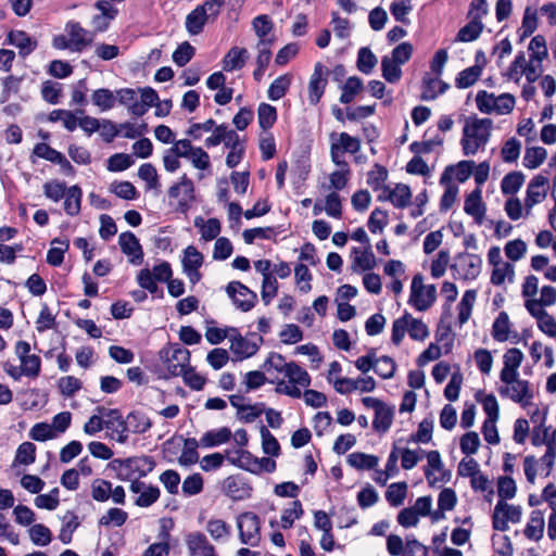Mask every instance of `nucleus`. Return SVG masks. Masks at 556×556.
<instances>
[{
    "label": "nucleus",
    "mask_w": 556,
    "mask_h": 556,
    "mask_svg": "<svg viewBox=\"0 0 556 556\" xmlns=\"http://www.w3.org/2000/svg\"><path fill=\"white\" fill-rule=\"evenodd\" d=\"M523 358L525 355L519 349H508L503 355V368L500 372V378L519 375V367L521 366Z\"/></svg>",
    "instance_id": "obj_28"
},
{
    "label": "nucleus",
    "mask_w": 556,
    "mask_h": 556,
    "mask_svg": "<svg viewBox=\"0 0 556 556\" xmlns=\"http://www.w3.org/2000/svg\"><path fill=\"white\" fill-rule=\"evenodd\" d=\"M353 254L355 255L354 264L362 270H370L376 266V257L370 245L365 250L354 248Z\"/></svg>",
    "instance_id": "obj_57"
},
{
    "label": "nucleus",
    "mask_w": 556,
    "mask_h": 556,
    "mask_svg": "<svg viewBox=\"0 0 556 556\" xmlns=\"http://www.w3.org/2000/svg\"><path fill=\"white\" fill-rule=\"evenodd\" d=\"M239 539L242 544L257 546L261 540V521L256 514L247 511L237 519Z\"/></svg>",
    "instance_id": "obj_10"
},
{
    "label": "nucleus",
    "mask_w": 556,
    "mask_h": 556,
    "mask_svg": "<svg viewBox=\"0 0 556 556\" xmlns=\"http://www.w3.org/2000/svg\"><path fill=\"white\" fill-rule=\"evenodd\" d=\"M256 339L252 340L249 338H244L241 334L237 333L236 336L230 338V350L237 355L240 359H244L253 356L260 349V344L263 342V338L256 334H253Z\"/></svg>",
    "instance_id": "obj_20"
},
{
    "label": "nucleus",
    "mask_w": 556,
    "mask_h": 556,
    "mask_svg": "<svg viewBox=\"0 0 556 556\" xmlns=\"http://www.w3.org/2000/svg\"><path fill=\"white\" fill-rule=\"evenodd\" d=\"M152 427L150 418L141 412H131L127 416V431L134 433H144Z\"/></svg>",
    "instance_id": "obj_39"
},
{
    "label": "nucleus",
    "mask_w": 556,
    "mask_h": 556,
    "mask_svg": "<svg viewBox=\"0 0 556 556\" xmlns=\"http://www.w3.org/2000/svg\"><path fill=\"white\" fill-rule=\"evenodd\" d=\"M283 375L288 381L279 380L275 389L276 392L293 399H300L302 396L301 389L307 388L311 384L308 372L295 362H289Z\"/></svg>",
    "instance_id": "obj_4"
},
{
    "label": "nucleus",
    "mask_w": 556,
    "mask_h": 556,
    "mask_svg": "<svg viewBox=\"0 0 556 556\" xmlns=\"http://www.w3.org/2000/svg\"><path fill=\"white\" fill-rule=\"evenodd\" d=\"M65 31L71 41L72 52H81L93 43L94 33L84 28L78 22L70 21L65 25Z\"/></svg>",
    "instance_id": "obj_17"
},
{
    "label": "nucleus",
    "mask_w": 556,
    "mask_h": 556,
    "mask_svg": "<svg viewBox=\"0 0 556 556\" xmlns=\"http://www.w3.org/2000/svg\"><path fill=\"white\" fill-rule=\"evenodd\" d=\"M407 494L406 482H395L388 486L386 492V498L388 503L393 507H399L404 503Z\"/></svg>",
    "instance_id": "obj_51"
},
{
    "label": "nucleus",
    "mask_w": 556,
    "mask_h": 556,
    "mask_svg": "<svg viewBox=\"0 0 556 556\" xmlns=\"http://www.w3.org/2000/svg\"><path fill=\"white\" fill-rule=\"evenodd\" d=\"M206 531L213 540L220 541L230 535L231 528L222 519H211L206 523Z\"/></svg>",
    "instance_id": "obj_61"
},
{
    "label": "nucleus",
    "mask_w": 556,
    "mask_h": 556,
    "mask_svg": "<svg viewBox=\"0 0 556 556\" xmlns=\"http://www.w3.org/2000/svg\"><path fill=\"white\" fill-rule=\"evenodd\" d=\"M182 149L180 148V140L174 142V144L167 149L164 152L163 155V165L164 168L169 172L174 173L180 167V161L179 159L182 157Z\"/></svg>",
    "instance_id": "obj_41"
},
{
    "label": "nucleus",
    "mask_w": 556,
    "mask_h": 556,
    "mask_svg": "<svg viewBox=\"0 0 556 556\" xmlns=\"http://www.w3.org/2000/svg\"><path fill=\"white\" fill-rule=\"evenodd\" d=\"M201 446L200 441L194 438H188L184 441V447L179 457V464L190 466L199 460L198 447Z\"/></svg>",
    "instance_id": "obj_37"
},
{
    "label": "nucleus",
    "mask_w": 556,
    "mask_h": 556,
    "mask_svg": "<svg viewBox=\"0 0 556 556\" xmlns=\"http://www.w3.org/2000/svg\"><path fill=\"white\" fill-rule=\"evenodd\" d=\"M497 392L502 397L511 400L522 407L529 405L533 399V391L528 380L520 379L519 375L501 377Z\"/></svg>",
    "instance_id": "obj_5"
},
{
    "label": "nucleus",
    "mask_w": 556,
    "mask_h": 556,
    "mask_svg": "<svg viewBox=\"0 0 556 556\" xmlns=\"http://www.w3.org/2000/svg\"><path fill=\"white\" fill-rule=\"evenodd\" d=\"M515 276V267L513 264L508 262H503L497 266H493V270L491 274V282L494 286H501L507 279L509 282H513Z\"/></svg>",
    "instance_id": "obj_48"
},
{
    "label": "nucleus",
    "mask_w": 556,
    "mask_h": 556,
    "mask_svg": "<svg viewBox=\"0 0 556 556\" xmlns=\"http://www.w3.org/2000/svg\"><path fill=\"white\" fill-rule=\"evenodd\" d=\"M7 41L20 50V55L26 56L37 48V41L24 30H11Z\"/></svg>",
    "instance_id": "obj_27"
},
{
    "label": "nucleus",
    "mask_w": 556,
    "mask_h": 556,
    "mask_svg": "<svg viewBox=\"0 0 556 556\" xmlns=\"http://www.w3.org/2000/svg\"><path fill=\"white\" fill-rule=\"evenodd\" d=\"M482 74V66L473 65L463 70L455 79V86L458 89L469 88L476 84Z\"/></svg>",
    "instance_id": "obj_40"
},
{
    "label": "nucleus",
    "mask_w": 556,
    "mask_h": 556,
    "mask_svg": "<svg viewBox=\"0 0 556 556\" xmlns=\"http://www.w3.org/2000/svg\"><path fill=\"white\" fill-rule=\"evenodd\" d=\"M544 514L541 510H533L525 528V535L529 540L539 541L544 533Z\"/></svg>",
    "instance_id": "obj_34"
},
{
    "label": "nucleus",
    "mask_w": 556,
    "mask_h": 556,
    "mask_svg": "<svg viewBox=\"0 0 556 556\" xmlns=\"http://www.w3.org/2000/svg\"><path fill=\"white\" fill-rule=\"evenodd\" d=\"M382 77L390 84L397 83L402 77L401 65L384 55L381 60Z\"/></svg>",
    "instance_id": "obj_53"
},
{
    "label": "nucleus",
    "mask_w": 556,
    "mask_h": 556,
    "mask_svg": "<svg viewBox=\"0 0 556 556\" xmlns=\"http://www.w3.org/2000/svg\"><path fill=\"white\" fill-rule=\"evenodd\" d=\"M484 28V25L482 22H476L472 20H469V22L463 26L456 36V41L460 42H470L479 38L482 30Z\"/></svg>",
    "instance_id": "obj_47"
},
{
    "label": "nucleus",
    "mask_w": 556,
    "mask_h": 556,
    "mask_svg": "<svg viewBox=\"0 0 556 556\" xmlns=\"http://www.w3.org/2000/svg\"><path fill=\"white\" fill-rule=\"evenodd\" d=\"M363 90V81L357 76H352L346 79L342 86V93L340 96V102L343 104L351 103L355 96Z\"/></svg>",
    "instance_id": "obj_46"
},
{
    "label": "nucleus",
    "mask_w": 556,
    "mask_h": 556,
    "mask_svg": "<svg viewBox=\"0 0 556 556\" xmlns=\"http://www.w3.org/2000/svg\"><path fill=\"white\" fill-rule=\"evenodd\" d=\"M83 191L77 185L67 189L64 195V211L68 216H77L81 210Z\"/></svg>",
    "instance_id": "obj_31"
},
{
    "label": "nucleus",
    "mask_w": 556,
    "mask_h": 556,
    "mask_svg": "<svg viewBox=\"0 0 556 556\" xmlns=\"http://www.w3.org/2000/svg\"><path fill=\"white\" fill-rule=\"evenodd\" d=\"M36 445L31 442H23L16 450L14 464L31 465L36 460Z\"/></svg>",
    "instance_id": "obj_60"
},
{
    "label": "nucleus",
    "mask_w": 556,
    "mask_h": 556,
    "mask_svg": "<svg viewBox=\"0 0 556 556\" xmlns=\"http://www.w3.org/2000/svg\"><path fill=\"white\" fill-rule=\"evenodd\" d=\"M427 467L425 468V477L430 485L435 483H446L451 480L452 473L444 468L441 455L438 451H430L426 454Z\"/></svg>",
    "instance_id": "obj_15"
},
{
    "label": "nucleus",
    "mask_w": 556,
    "mask_h": 556,
    "mask_svg": "<svg viewBox=\"0 0 556 556\" xmlns=\"http://www.w3.org/2000/svg\"><path fill=\"white\" fill-rule=\"evenodd\" d=\"M168 195L178 201L177 210L185 213L189 210L191 202L194 200L193 181L184 174L179 180L169 187Z\"/></svg>",
    "instance_id": "obj_14"
},
{
    "label": "nucleus",
    "mask_w": 556,
    "mask_h": 556,
    "mask_svg": "<svg viewBox=\"0 0 556 556\" xmlns=\"http://www.w3.org/2000/svg\"><path fill=\"white\" fill-rule=\"evenodd\" d=\"M389 201L397 208H404L410 204L412 192L407 185L397 184L389 192Z\"/></svg>",
    "instance_id": "obj_38"
},
{
    "label": "nucleus",
    "mask_w": 556,
    "mask_h": 556,
    "mask_svg": "<svg viewBox=\"0 0 556 556\" xmlns=\"http://www.w3.org/2000/svg\"><path fill=\"white\" fill-rule=\"evenodd\" d=\"M231 438V431L227 427L205 432L200 439L203 447H213L228 442Z\"/></svg>",
    "instance_id": "obj_36"
},
{
    "label": "nucleus",
    "mask_w": 556,
    "mask_h": 556,
    "mask_svg": "<svg viewBox=\"0 0 556 556\" xmlns=\"http://www.w3.org/2000/svg\"><path fill=\"white\" fill-rule=\"evenodd\" d=\"M464 211L472 216L477 224L483 222L485 215V205L482 202L481 190L476 189L465 199Z\"/></svg>",
    "instance_id": "obj_26"
},
{
    "label": "nucleus",
    "mask_w": 556,
    "mask_h": 556,
    "mask_svg": "<svg viewBox=\"0 0 556 556\" xmlns=\"http://www.w3.org/2000/svg\"><path fill=\"white\" fill-rule=\"evenodd\" d=\"M546 414H547V412L545 410L544 414L542 415V417L540 418V420H539L536 414H534L532 416L533 421H539V425L533 427L532 433H531V443L534 446H541V445L545 444V442H547L549 429L545 426Z\"/></svg>",
    "instance_id": "obj_56"
},
{
    "label": "nucleus",
    "mask_w": 556,
    "mask_h": 556,
    "mask_svg": "<svg viewBox=\"0 0 556 556\" xmlns=\"http://www.w3.org/2000/svg\"><path fill=\"white\" fill-rule=\"evenodd\" d=\"M526 176L522 172L514 170L506 174L501 181V191L504 195L516 197L525 184Z\"/></svg>",
    "instance_id": "obj_33"
},
{
    "label": "nucleus",
    "mask_w": 556,
    "mask_h": 556,
    "mask_svg": "<svg viewBox=\"0 0 556 556\" xmlns=\"http://www.w3.org/2000/svg\"><path fill=\"white\" fill-rule=\"evenodd\" d=\"M492 125L490 118L466 119L460 139L464 155H475L480 149H484L491 137Z\"/></svg>",
    "instance_id": "obj_1"
},
{
    "label": "nucleus",
    "mask_w": 556,
    "mask_h": 556,
    "mask_svg": "<svg viewBox=\"0 0 556 556\" xmlns=\"http://www.w3.org/2000/svg\"><path fill=\"white\" fill-rule=\"evenodd\" d=\"M96 410L103 416L104 429L111 431V438L119 443H125L128 440L127 418L124 419L121 412L116 408L111 409L98 406Z\"/></svg>",
    "instance_id": "obj_11"
},
{
    "label": "nucleus",
    "mask_w": 556,
    "mask_h": 556,
    "mask_svg": "<svg viewBox=\"0 0 556 556\" xmlns=\"http://www.w3.org/2000/svg\"><path fill=\"white\" fill-rule=\"evenodd\" d=\"M329 73V70L321 62H317L314 65V71L308 81V102L312 105L318 104L323 98L328 84L327 77Z\"/></svg>",
    "instance_id": "obj_16"
},
{
    "label": "nucleus",
    "mask_w": 556,
    "mask_h": 556,
    "mask_svg": "<svg viewBox=\"0 0 556 556\" xmlns=\"http://www.w3.org/2000/svg\"><path fill=\"white\" fill-rule=\"evenodd\" d=\"M252 486L240 475H232L222 482V491L232 501H243L251 496Z\"/></svg>",
    "instance_id": "obj_18"
},
{
    "label": "nucleus",
    "mask_w": 556,
    "mask_h": 556,
    "mask_svg": "<svg viewBox=\"0 0 556 556\" xmlns=\"http://www.w3.org/2000/svg\"><path fill=\"white\" fill-rule=\"evenodd\" d=\"M437 299L434 285H425L421 274L413 277L408 303L419 312L430 308Z\"/></svg>",
    "instance_id": "obj_6"
},
{
    "label": "nucleus",
    "mask_w": 556,
    "mask_h": 556,
    "mask_svg": "<svg viewBox=\"0 0 556 556\" xmlns=\"http://www.w3.org/2000/svg\"><path fill=\"white\" fill-rule=\"evenodd\" d=\"M509 317L506 312H501L492 326V337L497 342H505L509 338Z\"/></svg>",
    "instance_id": "obj_44"
},
{
    "label": "nucleus",
    "mask_w": 556,
    "mask_h": 556,
    "mask_svg": "<svg viewBox=\"0 0 556 556\" xmlns=\"http://www.w3.org/2000/svg\"><path fill=\"white\" fill-rule=\"evenodd\" d=\"M226 293L241 312L251 311L257 303L256 292L240 281H230L226 287Z\"/></svg>",
    "instance_id": "obj_12"
},
{
    "label": "nucleus",
    "mask_w": 556,
    "mask_h": 556,
    "mask_svg": "<svg viewBox=\"0 0 556 556\" xmlns=\"http://www.w3.org/2000/svg\"><path fill=\"white\" fill-rule=\"evenodd\" d=\"M412 11V0H397L390 4V12L394 20L404 25H408L410 23L407 16Z\"/></svg>",
    "instance_id": "obj_54"
},
{
    "label": "nucleus",
    "mask_w": 556,
    "mask_h": 556,
    "mask_svg": "<svg viewBox=\"0 0 556 556\" xmlns=\"http://www.w3.org/2000/svg\"><path fill=\"white\" fill-rule=\"evenodd\" d=\"M160 356L166 365L167 371L174 377L180 376L189 367L190 352L179 343L162 349Z\"/></svg>",
    "instance_id": "obj_7"
},
{
    "label": "nucleus",
    "mask_w": 556,
    "mask_h": 556,
    "mask_svg": "<svg viewBox=\"0 0 556 556\" xmlns=\"http://www.w3.org/2000/svg\"><path fill=\"white\" fill-rule=\"evenodd\" d=\"M521 142L515 137L509 138L504 142L501 149V157L505 163H516L520 156Z\"/></svg>",
    "instance_id": "obj_55"
},
{
    "label": "nucleus",
    "mask_w": 556,
    "mask_h": 556,
    "mask_svg": "<svg viewBox=\"0 0 556 556\" xmlns=\"http://www.w3.org/2000/svg\"><path fill=\"white\" fill-rule=\"evenodd\" d=\"M207 22L206 15L197 7L186 17V29L191 36L199 35Z\"/></svg>",
    "instance_id": "obj_45"
},
{
    "label": "nucleus",
    "mask_w": 556,
    "mask_h": 556,
    "mask_svg": "<svg viewBox=\"0 0 556 556\" xmlns=\"http://www.w3.org/2000/svg\"><path fill=\"white\" fill-rule=\"evenodd\" d=\"M292 81L291 74H285L277 77L268 88V98L273 101H278L285 97Z\"/></svg>",
    "instance_id": "obj_43"
},
{
    "label": "nucleus",
    "mask_w": 556,
    "mask_h": 556,
    "mask_svg": "<svg viewBox=\"0 0 556 556\" xmlns=\"http://www.w3.org/2000/svg\"><path fill=\"white\" fill-rule=\"evenodd\" d=\"M129 490L138 494L135 505L139 507H150L160 498L161 492L156 485L146 484L143 481H132Z\"/></svg>",
    "instance_id": "obj_21"
},
{
    "label": "nucleus",
    "mask_w": 556,
    "mask_h": 556,
    "mask_svg": "<svg viewBox=\"0 0 556 556\" xmlns=\"http://www.w3.org/2000/svg\"><path fill=\"white\" fill-rule=\"evenodd\" d=\"M180 148L185 153L182 157L189 160L194 168L199 170H207L211 168L210 155L203 148L193 147L189 139H181Z\"/></svg>",
    "instance_id": "obj_19"
},
{
    "label": "nucleus",
    "mask_w": 556,
    "mask_h": 556,
    "mask_svg": "<svg viewBox=\"0 0 556 556\" xmlns=\"http://www.w3.org/2000/svg\"><path fill=\"white\" fill-rule=\"evenodd\" d=\"M477 298L476 290H467L465 291L459 304H458V321L460 325H464L468 321L471 315V311Z\"/></svg>",
    "instance_id": "obj_49"
},
{
    "label": "nucleus",
    "mask_w": 556,
    "mask_h": 556,
    "mask_svg": "<svg viewBox=\"0 0 556 556\" xmlns=\"http://www.w3.org/2000/svg\"><path fill=\"white\" fill-rule=\"evenodd\" d=\"M522 510L520 506L509 505L505 501H498L494 507L492 526L495 530H508V522L518 523L521 520Z\"/></svg>",
    "instance_id": "obj_13"
},
{
    "label": "nucleus",
    "mask_w": 556,
    "mask_h": 556,
    "mask_svg": "<svg viewBox=\"0 0 556 556\" xmlns=\"http://www.w3.org/2000/svg\"><path fill=\"white\" fill-rule=\"evenodd\" d=\"M447 89L448 85L442 81L438 76L424 77L422 91L420 98L424 101H432L438 96L444 93Z\"/></svg>",
    "instance_id": "obj_30"
},
{
    "label": "nucleus",
    "mask_w": 556,
    "mask_h": 556,
    "mask_svg": "<svg viewBox=\"0 0 556 556\" xmlns=\"http://www.w3.org/2000/svg\"><path fill=\"white\" fill-rule=\"evenodd\" d=\"M393 409L384 403L375 412L372 427L378 432H386L392 425Z\"/></svg>",
    "instance_id": "obj_42"
},
{
    "label": "nucleus",
    "mask_w": 556,
    "mask_h": 556,
    "mask_svg": "<svg viewBox=\"0 0 556 556\" xmlns=\"http://www.w3.org/2000/svg\"><path fill=\"white\" fill-rule=\"evenodd\" d=\"M194 226L200 229L201 238L204 241L217 239L220 232V223L217 218L204 220L202 217H197L194 219Z\"/></svg>",
    "instance_id": "obj_35"
},
{
    "label": "nucleus",
    "mask_w": 556,
    "mask_h": 556,
    "mask_svg": "<svg viewBox=\"0 0 556 556\" xmlns=\"http://www.w3.org/2000/svg\"><path fill=\"white\" fill-rule=\"evenodd\" d=\"M172 275L170 264L168 262H162L153 266L151 270L148 268L141 269L137 275V282L141 289L154 294L159 291L156 282H167L168 279L172 278Z\"/></svg>",
    "instance_id": "obj_8"
},
{
    "label": "nucleus",
    "mask_w": 556,
    "mask_h": 556,
    "mask_svg": "<svg viewBox=\"0 0 556 556\" xmlns=\"http://www.w3.org/2000/svg\"><path fill=\"white\" fill-rule=\"evenodd\" d=\"M527 243L522 239L508 241L504 247L505 255L511 262H518L527 253Z\"/></svg>",
    "instance_id": "obj_64"
},
{
    "label": "nucleus",
    "mask_w": 556,
    "mask_h": 556,
    "mask_svg": "<svg viewBox=\"0 0 556 556\" xmlns=\"http://www.w3.org/2000/svg\"><path fill=\"white\" fill-rule=\"evenodd\" d=\"M530 59L543 62L548 55L546 40L542 35L534 36L529 43Z\"/></svg>",
    "instance_id": "obj_63"
},
{
    "label": "nucleus",
    "mask_w": 556,
    "mask_h": 556,
    "mask_svg": "<svg viewBox=\"0 0 556 556\" xmlns=\"http://www.w3.org/2000/svg\"><path fill=\"white\" fill-rule=\"evenodd\" d=\"M414 341L424 342L430 334L428 326L419 318H415L410 313L405 312L392 324L391 341L399 346L405 334Z\"/></svg>",
    "instance_id": "obj_3"
},
{
    "label": "nucleus",
    "mask_w": 556,
    "mask_h": 556,
    "mask_svg": "<svg viewBox=\"0 0 556 556\" xmlns=\"http://www.w3.org/2000/svg\"><path fill=\"white\" fill-rule=\"evenodd\" d=\"M330 144H337L340 151L343 153H357L361 150V140L357 137H353L348 132L331 134Z\"/></svg>",
    "instance_id": "obj_32"
},
{
    "label": "nucleus",
    "mask_w": 556,
    "mask_h": 556,
    "mask_svg": "<svg viewBox=\"0 0 556 556\" xmlns=\"http://www.w3.org/2000/svg\"><path fill=\"white\" fill-rule=\"evenodd\" d=\"M128 518L127 511L113 507L110 508L100 519L99 525L104 527H121L123 526Z\"/></svg>",
    "instance_id": "obj_59"
},
{
    "label": "nucleus",
    "mask_w": 556,
    "mask_h": 556,
    "mask_svg": "<svg viewBox=\"0 0 556 556\" xmlns=\"http://www.w3.org/2000/svg\"><path fill=\"white\" fill-rule=\"evenodd\" d=\"M186 545L190 556H216L214 545L200 531L189 533L186 536Z\"/></svg>",
    "instance_id": "obj_22"
},
{
    "label": "nucleus",
    "mask_w": 556,
    "mask_h": 556,
    "mask_svg": "<svg viewBox=\"0 0 556 556\" xmlns=\"http://www.w3.org/2000/svg\"><path fill=\"white\" fill-rule=\"evenodd\" d=\"M547 155L543 147H530L526 149L523 156V166L530 169L538 168L543 164Z\"/></svg>",
    "instance_id": "obj_52"
},
{
    "label": "nucleus",
    "mask_w": 556,
    "mask_h": 556,
    "mask_svg": "<svg viewBox=\"0 0 556 556\" xmlns=\"http://www.w3.org/2000/svg\"><path fill=\"white\" fill-rule=\"evenodd\" d=\"M118 243L122 252L130 256V262L132 264L139 265L142 263L143 251L139 240L132 232L126 231L121 233L118 237Z\"/></svg>",
    "instance_id": "obj_23"
},
{
    "label": "nucleus",
    "mask_w": 556,
    "mask_h": 556,
    "mask_svg": "<svg viewBox=\"0 0 556 556\" xmlns=\"http://www.w3.org/2000/svg\"><path fill=\"white\" fill-rule=\"evenodd\" d=\"M67 189L68 188L66 187V184L64 181L52 179L45 182L43 194L51 201L59 202L61 199L64 198Z\"/></svg>",
    "instance_id": "obj_62"
},
{
    "label": "nucleus",
    "mask_w": 556,
    "mask_h": 556,
    "mask_svg": "<svg viewBox=\"0 0 556 556\" xmlns=\"http://www.w3.org/2000/svg\"><path fill=\"white\" fill-rule=\"evenodd\" d=\"M225 147L229 149V152L226 156V165L229 168H233L241 162L244 156V141L240 139L236 131H230V136H228V140L226 141Z\"/></svg>",
    "instance_id": "obj_25"
},
{
    "label": "nucleus",
    "mask_w": 556,
    "mask_h": 556,
    "mask_svg": "<svg viewBox=\"0 0 556 556\" xmlns=\"http://www.w3.org/2000/svg\"><path fill=\"white\" fill-rule=\"evenodd\" d=\"M549 190V179L538 174L533 176L528 182L525 197V216L531 215L532 210L535 205L541 204L547 198Z\"/></svg>",
    "instance_id": "obj_9"
},
{
    "label": "nucleus",
    "mask_w": 556,
    "mask_h": 556,
    "mask_svg": "<svg viewBox=\"0 0 556 556\" xmlns=\"http://www.w3.org/2000/svg\"><path fill=\"white\" fill-rule=\"evenodd\" d=\"M112 467L118 480L132 483V481H140L141 478L150 473L155 467V462L151 456L142 455L114 459Z\"/></svg>",
    "instance_id": "obj_2"
},
{
    "label": "nucleus",
    "mask_w": 556,
    "mask_h": 556,
    "mask_svg": "<svg viewBox=\"0 0 556 556\" xmlns=\"http://www.w3.org/2000/svg\"><path fill=\"white\" fill-rule=\"evenodd\" d=\"M379 458L361 452H354L348 456L350 466L356 469H374L378 465Z\"/></svg>",
    "instance_id": "obj_50"
},
{
    "label": "nucleus",
    "mask_w": 556,
    "mask_h": 556,
    "mask_svg": "<svg viewBox=\"0 0 556 556\" xmlns=\"http://www.w3.org/2000/svg\"><path fill=\"white\" fill-rule=\"evenodd\" d=\"M249 58L245 48L232 47L223 59V70L226 72H233L241 70Z\"/></svg>",
    "instance_id": "obj_29"
},
{
    "label": "nucleus",
    "mask_w": 556,
    "mask_h": 556,
    "mask_svg": "<svg viewBox=\"0 0 556 556\" xmlns=\"http://www.w3.org/2000/svg\"><path fill=\"white\" fill-rule=\"evenodd\" d=\"M375 372L382 379H390L396 370V363L390 356H381L375 358Z\"/></svg>",
    "instance_id": "obj_58"
},
{
    "label": "nucleus",
    "mask_w": 556,
    "mask_h": 556,
    "mask_svg": "<svg viewBox=\"0 0 556 556\" xmlns=\"http://www.w3.org/2000/svg\"><path fill=\"white\" fill-rule=\"evenodd\" d=\"M473 168V161H460L455 166H447L440 178V184L451 182L453 177L459 182H465L472 174Z\"/></svg>",
    "instance_id": "obj_24"
}]
</instances>
